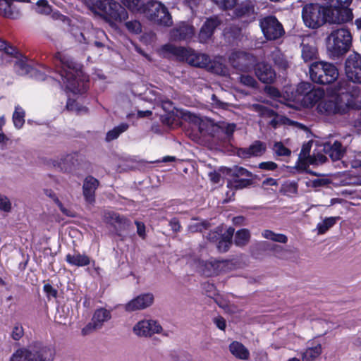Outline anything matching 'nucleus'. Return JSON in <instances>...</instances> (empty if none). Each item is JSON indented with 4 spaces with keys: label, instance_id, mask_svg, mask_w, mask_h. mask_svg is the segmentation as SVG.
I'll return each instance as SVG.
<instances>
[{
    "label": "nucleus",
    "instance_id": "864d4df0",
    "mask_svg": "<svg viewBox=\"0 0 361 361\" xmlns=\"http://www.w3.org/2000/svg\"><path fill=\"white\" fill-rule=\"evenodd\" d=\"M312 85L308 82H302L297 87V92L298 94L305 97L312 90Z\"/></svg>",
    "mask_w": 361,
    "mask_h": 361
},
{
    "label": "nucleus",
    "instance_id": "5701e85b",
    "mask_svg": "<svg viewBox=\"0 0 361 361\" xmlns=\"http://www.w3.org/2000/svg\"><path fill=\"white\" fill-rule=\"evenodd\" d=\"M266 151V145L261 141H255L249 147L239 148L237 155L242 159H249L252 157L262 155Z\"/></svg>",
    "mask_w": 361,
    "mask_h": 361
},
{
    "label": "nucleus",
    "instance_id": "6e6d98bb",
    "mask_svg": "<svg viewBox=\"0 0 361 361\" xmlns=\"http://www.w3.org/2000/svg\"><path fill=\"white\" fill-rule=\"evenodd\" d=\"M253 109L255 111L258 112L261 116H271L274 114V111L268 109L265 106L259 104H254Z\"/></svg>",
    "mask_w": 361,
    "mask_h": 361
},
{
    "label": "nucleus",
    "instance_id": "9b49d317",
    "mask_svg": "<svg viewBox=\"0 0 361 361\" xmlns=\"http://www.w3.org/2000/svg\"><path fill=\"white\" fill-rule=\"evenodd\" d=\"M259 25L264 37L268 40H276L285 33L282 24L274 16L261 19Z\"/></svg>",
    "mask_w": 361,
    "mask_h": 361
},
{
    "label": "nucleus",
    "instance_id": "f03ea898",
    "mask_svg": "<svg viewBox=\"0 0 361 361\" xmlns=\"http://www.w3.org/2000/svg\"><path fill=\"white\" fill-rule=\"evenodd\" d=\"M53 61L55 66L60 68L58 71L63 82L66 84L68 89L75 92L78 85V78L82 75L81 65L63 52L56 53Z\"/></svg>",
    "mask_w": 361,
    "mask_h": 361
},
{
    "label": "nucleus",
    "instance_id": "c03bdc74",
    "mask_svg": "<svg viewBox=\"0 0 361 361\" xmlns=\"http://www.w3.org/2000/svg\"><path fill=\"white\" fill-rule=\"evenodd\" d=\"M34 9L39 14L49 15L52 12V8L48 1H37Z\"/></svg>",
    "mask_w": 361,
    "mask_h": 361
},
{
    "label": "nucleus",
    "instance_id": "7c9ffc66",
    "mask_svg": "<svg viewBox=\"0 0 361 361\" xmlns=\"http://www.w3.org/2000/svg\"><path fill=\"white\" fill-rule=\"evenodd\" d=\"M324 96V91L321 88H312V90L303 97L302 101L307 106H312Z\"/></svg>",
    "mask_w": 361,
    "mask_h": 361
},
{
    "label": "nucleus",
    "instance_id": "393cba45",
    "mask_svg": "<svg viewBox=\"0 0 361 361\" xmlns=\"http://www.w3.org/2000/svg\"><path fill=\"white\" fill-rule=\"evenodd\" d=\"M324 152L331 157L332 161H337L343 157L345 149L341 142L329 140L324 143Z\"/></svg>",
    "mask_w": 361,
    "mask_h": 361
},
{
    "label": "nucleus",
    "instance_id": "bf43d9fd",
    "mask_svg": "<svg viewBox=\"0 0 361 361\" xmlns=\"http://www.w3.org/2000/svg\"><path fill=\"white\" fill-rule=\"evenodd\" d=\"M43 290L44 293H46L47 298H56L58 295V291L56 288H54L49 283H47L44 285Z\"/></svg>",
    "mask_w": 361,
    "mask_h": 361
},
{
    "label": "nucleus",
    "instance_id": "a18cd8bd",
    "mask_svg": "<svg viewBox=\"0 0 361 361\" xmlns=\"http://www.w3.org/2000/svg\"><path fill=\"white\" fill-rule=\"evenodd\" d=\"M273 150L276 155L279 157H288L291 154V151L281 142H276L273 146Z\"/></svg>",
    "mask_w": 361,
    "mask_h": 361
},
{
    "label": "nucleus",
    "instance_id": "ddd939ff",
    "mask_svg": "<svg viewBox=\"0 0 361 361\" xmlns=\"http://www.w3.org/2000/svg\"><path fill=\"white\" fill-rule=\"evenodd\" d=\"M345 73L349 81L361 84V55L353 52L345 61Z\"/></svg>",
    "mask_w": 361,
    "mask_h": 361
},
{
    "label": "nucleus",
    "instance_id": "cd10ccee",
    "mask_svg": "<svg viewBox=\"0 0 361 361\" xmlns=\"http://www.w3.org/2000/svg\"><path fill=\"white\" fill-rule=\"evenodd\" d=\"M150 15L151 21L154 22L157 24L169 27L173 23L171 16L164 5H163L162 8L159 9V12H158V13L156 15L154 13Z\"/></svg>",
    "mask_w": 361,
    "mask_h": 361
},
{
    "label": "nucleus",
    "instance_id": "09e8293b",
    "mask_svg": "<svg viewBox=\"0 0 361 361\" xmlns=\"http://www.w3.org/2000/svg\"><path fill=\"white\" fill-rule=\"evenodd\" d=\"M231 244L232 240L221 236L218 240V244L216 247L219 252L224 253L229 250Z\"/></svg>",
    "mask_w": 361,
    "mask_h": 361
},
{
    "label": "nucleus",
    "instance_id": "ea45409f",
    "mask_svg": "<svg viewBox=\"0 0 361 361\" xmlns=\"http://www.w3.org/2000/svg\"><path fill=\"white\" fill-rule=\"evenodd\" d=\"M73 156L71 154L66 155L60 161H54V166L60 171H68L71 169V162Z\"/></svg>",
    "mask_w": 361,
    "mask_h": 361
},
{
    "label": "nucleus",
    "instance_id": "4c0bfd02",
    "mask_svg": "<svg viewBox=\"0 0 361 361\" xmlns=\"http://www.w3.org/2000/svg\"><path fill=\"white\" fill-rule=\"evenodd\" d=\"M250 239V231L246 228H243L236 232L234 242L237 246L243 247L249 243Z\"/></svg>",
    "mask_w": 361,
    "mask_h": 361
},
{
    "label": "nucleus",
    "instance_id": "aec40b11",
    "mask_svg": "<svg viewBox=\"0 0 361 361\" xmlns=\"http://www.w3.org/2000/svg\"><path fill=\"white\" fill-rule=\"evenodd\" d=\"M195 35V28L192 25L181 22L170 31L171 38L173 40H188Z\"/></svg>",
    "mask_w": 361,
    "mask_h": 361
},
{
    "label": "nucleus",
    "instance_id": "f3484780",
    "mask_svg": "<svg viewBox=\"0 0 361 361\" xmlns=\"http://www.w3.org/2000/svg\"><path fill=\"white\" fill-rule=\"evenodd\" d=\"M252 58V56L248 53L235 51L231 54L229 61L235 69L246 72L250 68Z\"/></svg>",
    "mask_w": 361,
    "mask_h": 361
},
{
    "label": "nucleus",
    "instance_id": "f704fd0d",
    "mask_svg": "<svg viewBox=\"0 0 361 361\" xmlns=\"http://www.w3.org/2000/svg\"><path fill=\"white\" fill-rule=\"evenodd\" d=\"M302 58L305 61L312 60L317 54V49L314 45L309 43H305V39H303L301 44Z\"/></svg>",
    "mask_w": 361,
    "mask_h": 361
},
{
    "label": "nucleus",
    "instance_id": "603ef678",
    "mask_svg": "<svg viewBox=\"0 0 361 361\" xmlns=\"http://www.w3.org/2000/svg\"><path fill=\"white\" fill-rule=\"evenodd\" d=\"M218 127L228 136H231L234 133L236 128V125L235 123H227L225 122H222L218 124Z\"/></svg>",
    "mask_w": 361,
    "mask_h": 361
},
{
    "label": "nucleus",
    "instance_id": "58836bf2",
    "mask_svg": "<svg viewBox=\"0 0 361 361\" xmlns=\"http://www.w3.org/2000/svg\"><path fill=\"white\" fill-rule=\"evenodd\" d=\"M262 235L264 238L271 240L274 242L281 243H286L288 242V238L286 235L281 233H275L271 230L263 231Z\"/></svg>",
    "mask_w": 361,
    "mask_h": 361
},
{
    "label": "nucleus",
    "instance_id": "72a5a7b5",
    "mask_svg": "<svg viewBox=\"0 0 361 361\" xmlns=\"http://www.w3.org/2000/svg\"><path fill=\"white\" fill-rule=\"evenodd\" d=\"M322 351L321 344L307 348L301 354L302 361H314L321 355Z\"/></svg>",
    "mask_w": 361,
    "mask_h": 361
},
{
    "label": "nucleus",
    "instance_id": "e2e57ef3",
    "mask_svg": "<svg viewBox=\"0 0 361 361\" xmlns=\"http://www.w3.org/2000/svg\"><path fill=\"white\" fill-rule=\"evenodd\" d=\"M265 92H267V94H269L270 97L274 99H278L281 97V92H279V90L273 86L266 87Z\"/></svg>",
    "mask_w": 361,
    "mask_h": 361
},
{
    "label": "nucleus",
    "instance_id": "1a4fd4ad",
    "mask_svg": "<svg viewBox=\"0 0 361 361\" xmlns=\"http://www.w3.org/2000/svg\"><path fill=\"white\" fill-rule=\"evenodd\" d=\"M302 17L305 25L312 29H317L326 23L324 6L317 2L305 5Z\"/></svg>",
    "mask_w": 361,
    "mask_h": 361
},
{
    "label": "nucleus",
    "instance_id": "20e7f679",
    "mask_svg": "<svg viewBox=\"0 0 361 361\" xmlns=\"http://www.w3.org/2000/svg\"><path fill=\"white\" fill-rule=\"evenodd\" d=\"M54 356V348L35 341L27 348L16 350L10 357V361H53Z\"/></svg>",
    "mask_w": 361,
    "mask_h": 361
},
{
    "label": "nucleus",
    "instance_id": "bb28decb",
    "mask_svg": "<svg viewBox=\"0 0 361 361\" xmlns=\"http://www.w3.org/2000/svg\"><path fill=\"white\" fill-rule=\"evenodd\" d=\"M0 15L16 19L20 16V9L14 4V1H0Z\"/></svg>",
    "mask_w": 361,
    "mask_h": 361
},
{
    "label": "nucleus",
    "instance_id": "2f4dec72",
    "mask_svg": "<svg viewBox=\"0 0 361 361\" xmlns=\"http://www.w3.org/2000/svg\"><path fill=\"white\" fill-rule=\"evenodd\" d=\"M271 60L279 69L286 70L289 63L284 54L278 49H274L271 54Z\"/></svg>",
    "mask_w": 361,
    "mask_h": 361
},
{
    "label": "nucleus",
    "instance_id": "423d86ee",
    "mask_svg": "<svg viewBox=\"0 0 361 361\" xmlns=\"http://www.w3.org/2000/svg\"><path fill=\"white\" fill-rule=\"evenodd\" d=\"M309 73L311 80L321 85L331 84L339 75L338 70L334 64L324 61L312 63L310 66Z\"/></svg>",
    "mask_w": 361,
    "mask_h": 361
},
{
    "label": "nucleus",
    "instance_id": "0eeeda50",
    "mask_svg": "<svg viewBox=\"0 0 361 361\" xmlns=\"http://www.w3.org/2000/svg\"><path fill=\"white\" fill-rule=\"evenodd\" d=\"M352 1H327L324 5L326 23L341 24L351 21L353 18L352 9L349 8Z\"/></svg>",
    "mask_w": 361,
    "mask_h": 361
},
{
    "label": "nucleus",
    "instance_id": "69168bd1",
    "mask_svg": "<svg viewBox=\"0 0 361 361\" xmlns=\"http://www.w3.org/2000/svg\"><path fill=\"white\" fill-rule=\"evenodd\" d=\"M221 231H211L208 233L206 236L207 239L210 242H216L221 237Z\"/></svg>",
    "mask_w": 361,
    "mask_h": 361
},
{
    "label": "nucleus",
    "instance_id": "4468645a",
    "mask_svg": "<svg viewBox=\"0 0 361 361\" xmlns=\"http://www.w3.org/2000/svg\"><path fill=\"white\" fill-rule=\"evenodd\" d=\"M111 314L109 310L102 307L97 309L92 315L91 322L82 329V334L87 336L102 329L104 323L111 319Z\"/></svg>",
    "mask_w": 361,
    "mask_h": 361
},
{
    "label": "nucleus",
    "instance_id": "c9c22d12",
    "mask_svg": "<svg viewBox=\"0 0 361 361\" xmlns=\"http://www.w3.org/2000/svg\"><path fill=\"white\" fill-rule=\"evenodd\" d=\"M129 128V125L127 123H122L118 126L114 127L112 130L107 132L106 135V141L111 142L117 139L119 135L126 132Z\"/></svg>",
    "mask_w": 361,
    "mask_h": 361
},
{
    "label": "nucleus",
    "instance_id": "37998d69",
    "mask_svg": "<svg viewBox=\"0 0 361 361\" xmlns=\"http://www.w3.org/2000/svg\"><path fill=\"white\" fill-rule=\"evenodd\" d=\"M211 227V224L207 221L203 220L201 222H196L190 224L188 226V231L191 233L202 232Z\"/></svg>",
    "mask_w": 361,
    "mask_h": 361
},
{
    "label": "nucleus",
    "instance_id": "6ab92c4d",
    "mask_svg": "<svg viewBox=\"0 0 361 361\" xmlns=\"http://www.w3.org/2000/svg\"><path fill=\"white\" fill-rule=\"evenodd\" d=\"M14 69L20 75H26L30 74L32 77L37 80H44V74L39 73L37 70L32 68L27 63V59L23 56L16 59L14 63Z\"/></svg>",
    "mask_w": 361,
    "mask_h": 361
},
{
    "label": "nucleus",
    "instance_id": "338daca9",
    "mask_svg": "<svg viewBox=\"0 0 361 361\" xmlns=\"http://www.w3.org/2000/svg\"><path fill=\"white\" fill-rule=\"evenodd\" d=\"M169 225L171 227L173 232H174V233H177L180 231V228H181L180 223L179 220L176 217L172 218L169 221Z\"/></svg>",
    "mask_w": 361,
    "mask_h": 361
},
{
    "label": "nucleus",
    "instance_id": "79ce46f5",
    "mask_svg": "<svg viewBox=\"0 0 361 361\" xmlns=\"http://www.w3.org/2000/svg\"><path fill=\"white\" fill-rule=\"evenodd\" d=\"M273 255L281 259H288L292 254L290 250L286 249L281 245L272 246Z\"/></svg>",
    "mask_w": 361,
    "mask_h": 361
},
{
    "label": "nucleus",
    "instance_id": "4d7b16f0",
    "mask_svg": "<svg viewBox=\"0 0 361 361\" xmlns=\"http://www.w3.org/2000/svg\"><path fill=\"white\" fill-rule=\"evenodd\" d=\"M173 361H191V355L185 352L173 353L171 355Z\"/></svg>",
    "mask_w": 361,
    "mask_h": 361
},
{
    "label": "nucleus",
    "instance_id": "6e6552de",
    "mask_svg": "<svg viewBox=\"0 0 361 361\" xmlns=\"http://www.w3.org/2000/svg\"><path fill=\"white\" fill-rule=\"evenodd\" d=\"M236 268L233 260H217L213 258L209 260H201L198 262V270L207 277L215 276L228 273Z\"/></svg>",
    "mask_w": 361,
    "mask_h": 361
},
{
    "label": "nucleus",
    "instance_id": "680f3d73",
    "mask_svg": "<svg viewBox=\"0 0 361 361\" xmlns=\"http://www.w3.org/2000/svg\"><path fill=\"white\" fill-rule=\"evenodd\" d=\"M3 51L6 54L14 56L16 59L22 56L14 47L8 44H7L6 49H4Z\"/></svg>",
    "mask_w": 361,
    "mask_h": 361
},
{
    "label": "nucleus",
    "instance_id": "2eb2a0df",
    "mask_svg": "<svg viewBox=\"0 0 361 361\" xmlns=\"http://www.w3.org/2000/svg\"><path fill=\"white\" fill-rule=\"evenodd\" d=\"M162 327L154 319H142L137 322L133 328V333L139 337H151L155 334H160Z\"/></svg>",
    "mask_w": 361,
    "mask_h": 361
},
{
    "label": "nucleus",
    "instance_id": "3c124183",
    "mask_svg": "<svg viewBox=\"0 0 361 361\" xmlns=\"http://www.w3.org/2000/svg\"><path fill=\"white\" fill-rule=\"evenodd\" d=\"M335 90L338 94H345L350 92L349 82L345 80H341L336 85Z\"/></svg>",
    "mask_w": 361,
    "mask_h": 361
},
{
    "label": "nucleus",
    "instance_id": "0e129e2a",
    "mask_svg": "<svg viewBox=\"0 0 361 361\" xmlns=\"http://www.w3.org/2000/svg\"><path fill=\"white\" fill-rule=\"evenodd\" d=\"M142 40L146 43H153L157 40V35L154 32H147L143 34Z\"/></svg>",
    "mask_w": 361,
    "mask_h": 361
},
{
    "label": "nucleus",
    "instance_id": "c85d7f7f",
    "mask_svg": "<svg viewBox=\"0 0 361 361\" xmlns=\"http://www.w3.org/2000/svg\"><path fill=\"white\" fill-rule=\"evenodd\" d=\"M66 261L71 266L85 267L90 263V257L78 252H74L73 254H68L66 256Z\"/></svg>",
    "mask_w": 361,
    "mask_h": 361
},
{
    "label": "nucleus",
    "instance_id": "49530a36",
    "mask_svg": "<svg viewBox=\"0 0 361 361\" xmlns=\"http://www.w3.org/2000/svg\"><path fill=\"white\" fill-rule=\"evenodd\" d=\"M238 80L239 82L245 86L249 87H256L257 86V82L255 78L250 75L242 74L239 76Z\"/></svg>",
    "mask_w": 361,
    "mask_h": 361
},
{
    "label": "nucleus",
    "instance_id": "e433bc0d",
    "mask_svg": "<svg viewBox=\"0 0 361 361\" xmlns=\"http://www.w3.org/2000/svg\"><path fill=\"white\" fill-rule=\"evenodd\" d=\"M25 112L22 107L16 106L13 114L12 120L15 128L20 129L25 123Z\"/></svg>",
    "mask_w": 361,
    "mask_h": 361
},
{
    "label": "nucleus",
    "instance_id": "052dcab7",
    "mask_svg": "<svg viewBox=\"0 0 361 361\" xmlns=\"http://www.w3.org/2000/svg\"><path fill=\"white\" fill-rule=\"evenodd\" d=\"M331 183V180L329 178H317L312 181V186L314 188L323 187L328 185Z\"/></svg>",
    "mask_w": 361,
    "mask_h": 361
},
{
    "label": "nucleus",
    "instance_id": "f8f14e48",
    "mask_svg": "<svg viewBox=\"0 0 361 361\" xmlns=\"http://www.w3.org/2000/svg\"><path fill=\"white\" fill-rule=\"evenodd\" d=\"M134 13L143 14L151 20L150 14H157L163 5L161 1H122Z\"/></svg>",
    "mask_w": 361,
    "mask_h": 361
},
{
    "label": "nucleus",
    "instance_id": "9d476101",
    "mask_svg": "<svg viewBox=\"0 0 361 361\" xmlns=\"http://www.w3.org/2000/svg\"><path fill=\"white\" fill-rule=\"evenodd\" d=\"M228 174L231 178L227 180V187L232 190H240L252 185L257 177L246 169L238 166L229 169Z\"/></svg>",
    "mask_w": 361,
    "mask_h": 361
},
{
    "label": "nucleus",
    "instance_id": "412c9836",
    "mask_svg": "<svg viewBox=\"0 0 361 361\" xmlns=\"http://www.w3.org/2000/svg\"><path fill=\"white\" fill-rule=\"evenodd\" d=\"M99 185V180L92 176H88L85 178L82 184V195L87 203H94L95 191Z\"/></svg>",
    "mask_w": 361,
    "mask_h": 361
},
{
    "label": "nucleus",
    "instance_id": "8fccbe9b",
    "mask_svg": "<svg viewBox=\"0 0 361 361\" xmlns=\"http://www.w3.org/2000/svg\"><path fill=\"white\" fill-rule=\"evenodd\" d=\"M24 335V329L20 323L15 324L11 336L14 341H19Z\"/></svg>",
    "mask_w": 361,
    "mask_h": 361
},
{
    "label": "nucleus",
    "instance_id": "c756f323",
    "mask_svg": "<svg viewBox=\"0 0 361 361\" xmlns=\"http://www.w3.org/2000/svg\"><path fill=\"white\" fill-rule=\"evenodd\" d=\"M229 350L233 356L240 360H247L250 357L247 348L238 341H233L229 345Z\"/></svg>",
    "mask_w": 361,
    "mask_h": 361
},
{
    "label": "nucleus",
    "instance_id": "5fc2aeb1",
    "mask_svg": "<svg viewBox=\"0 0 361 361\" xmlns=\"http://www.w3.org/2000/svg\"><path fill=\"white\" fill-rule=\"evenodd\" d=\"M202 288L204 290L206 295L211 298H214L218 294L217 290L213 283L208 282L204 283L202 284Z\"/></svg>",
    "mask_w": 361,
    "mask_h": 361
},
{
    "label": "nucleus",
    "instance_id": "4be33fe9",
    "mask_svg": "<svg viewBox=\"0 0 361 361\" xmlns=\"http://www.w3.org/2000/svg\"><path fill=\"white\" fill-rule=\"evenodd\" d=\"M255 70L256 76L263 83L271 84L276 79L275 71L267 63H257Z\"/></svg>",
    "mask_w": 361,
    "mask_h": 361
},
{
    "label": "nucleus",
    "instance_id": "473e14b6",
    "mask_svg": "<svg viewBox=\"0 0 361 361\" xmlns=\"http://www.w3.org/2000/svg\"><path fill=\"white\" fill-rule=\"evenodd\" d=\"M254 7L249 4H241L236 6L233 10V16L237 18H255Z\"/></svg>",
    "mask_w": 361,
    "mask_h": 361
},
{
    "label": "nucleus",
    "instance_id": "39448f33",
    "mask_svg": "<svg viewBox=\"0 0 361 361\" xmlns=\"http://www.w3.org/2000/svg\"><path fill=\"white\" fill-rule=\"evenodd\" d=\"M94 13L102 16L106 21L121 22L128 18L125 6L118 1H85Z\"/></svg>",
    "mask_w": 361,
    "mask_h": 361
},
{
    "label": "nucleus",
    "instance_id": "13d9d810",
    "mask_svg": "<svg viewBox=\"0 0 361 361\" xmlns=\"http://www.w3.org/2000/svg\"><path fill=\"white\" fill-rule=\"evenodd\" d=\"M0 209L6 212H9L11 210V203L8 198L0 194Z\"/></svg>",
    "mask_w": 361,
    "mask_h": 361
},
{
    "label": "nucleus",
    "instance_id": "b1692460",
    "mask_svg": "<svg viewBox=\"0 0 361 361\" xmlns=\"http://www.w3.org/2000/svg\"><path fill=\"white\" fill-rule=\"evenodd\" d=\"M221 24L217 17H212L204 22L199 32V40L201 43L206 42L213 35L216 28Z\"/></svg>",
    "mask_w": 361,
    "mask_h": 361
},
{
    "label": "nucleus",
    "instance_id": "de8ad7c7",
    "mask_svg": "<svg viewBox=\"0 0 361 361\" xmlns=\"http://www.w3.org/2000/svg\"><path fill=\"white\" fill-rule=\"evenodd\" d=\"M128 30L133 34H140L142 32L141 23L137 20H130L126 23Z\"/></svg>",
    "mask_w": 361,
    "mask_h": 361
},
{
    "label": "nucleus",
    "instance_id": "a878e982",
    "mask_svg": "<svg viewBox=\"0 0 361 361\" xmlns=\"http://www.w3.org/2000/svg\"><path fill=\"white\" fill-rule=\"evenodd\" d=\"M104 218L111 225L116 226L117 224L118 231L127 230L131 225V221L128 218L114 212H106Z\"/></svg>",
    "mask_w": 361,
    "mask_h": 361
},
{
    "label": "nucleus",
    "instance_id": "a211bd4d",
    "mask_svg": "<svg viewBox=\"0 0 361 361\" xmlns=\"http://www.w3.org/2000/svg\"><path fill=\"white\" fill-rule=\"evenodd\" d=\"M154 302V295L152 293L140 294L133 300H130L125 305L127 312H134L144 310L151 306Z\"/></svg>",
    "mask_w": 361,
    "mask_h": 361
},
{
    "label": "nucleus",
    "instance_id": "f257e3e1",
    "mask_svg": "<svg viewBox=\"0 0 361 361\" xmlns=\"http://www.w3.org/2000/svg\"><path fill=\"white\" fill-rule=\"evenodd\" d=\"M162 50L172 54L181 60H185L192 66L204 68L217 74H221L223 72L222 64L211 61L209 56L205 54L197 53L193 50L171 44L164 45Z\"/></svg>",
    "mask_w": 361,
    "mask_h": 361
},
{
    "label": "nucleus",
    "instance_id": "7ed1b4c3",
    "mask_svg": "<svg viewBox=\"0 0 361 361\" xmlns=\"http://www.w3.org/2000/svg\"><path fill=\"white\" fill-rule=\"evenodd\" d=\"M326 41L327 55L331 59H338L350 49L353 36L350 30L343 27L332 30Z\"/></svg>",
    "mask_w": 361,
    "mask_h": 361
},
{
    "label": "nucleus",
    "instance_id": "774afa93",
    "mask_svg": "<svg viewBox=\"0 0 361 361\" xmlns=\"http://www.w3.org/2000/svg\"><path fill=\"white\" fill-rule=\"evenodd\" d=\"M259 168L267 171H274L277 168V164L274 161H265L260 163Z\"/></svg>",
    "mask_w": 361,
    "mask_h": 361
},
{
    "label": "nucleus",
    "instance_id": "dca6fc26",
    "mask_svg": "<svg viewBox=\"0 0 361 361\" xmlns=\"http://www.w3.org/2000/svg\"><path fill=\"white\" fill-rule=\"evenodd\" d=\"M317 109L318 112L321 114L332 116L345 114L348 109V106L338 100L324 99L318 104Z\"/></svg>",
    "mask_w": 361,
    "mask_h": 361
},
{
    "label": "nucleus",
    "instance_id": "a19ab883",
    "mask_svg": "<svg viewBox=\"0 0 361 361\" xmlns=\"http://www.w3.org/2000/svg\"><path fill=\"white\" fill-rule=\"evenodd\" d=\"M336 217H328L320 222L317 226L318 234L325 233L330 228H331L336 222Z\"/></svg>",
    "mask_w": 361,
    "mask_h": 361
}]
</instances>
